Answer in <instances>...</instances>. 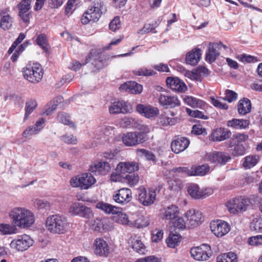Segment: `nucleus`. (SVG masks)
<instances>
[{
    "instance_id": "obj_39",
    "label": "nucleus",
    "mask_w": 262,
    "mask_h": 262,
    "mask_svg": "<svg viewBox=\"0 0 262 262\" xmlns=\"http://www.w3.org/2000/svg\"><path fill=\"white\" fill-rule=\"evenodd\" d=\"M3 14H5V12L0 10V27L3 29L6 30L9 29L12 26V18L8 14L2 16Z\"/></svg>"
},
{
    "instance_id": "obj_46",
    "label": "nucleus",
    "mask_w": 262,
    "mask_h": 262,
    "mask_svg": "<svg viewBox=\"0 0 262 262\" xmlns=\"http://www.w3.org/2000/svg\"><path fill=\"white\" fill-rule=\"evenodd\" d=\"M105 221L99 218L94 220L93 227L94 230L97 232H102L107 229V225L104 223Z\"/></svg>"
},
{
    "instance_id": "obj_60",
    "label": "nucleus",
    "mask_w": 262,
    "mask_h": 262,
    "mask_svg": "<svg viewBox=\"0 0 262 262\" xmlns=\"http://www.w3.org/2000/svg\"><path fill=\"white\" fill-rule=\"evenodd\" d=\"M38 133V129H36L33 126H30L23 132L22 136L25 138H28L33 135L37 134Z\"/></svg>"
},
{
    "instance_id": "obj_38",
    "label": "nucleus",
    "mask_w": 262,
    "mask_h": 262,
    "mask_svg": "<svg viewBox=\"0 0 262 262\" xmlns=\"http://www.w3.org/2000/svg\"><path fill=\"white\" fill-rule=\"evenodd\" d=\"M37 103L35 99L30 98L26 102L25 113L24 118V121H25L37 107Z\"/></svg>"
},
{
    "instance_id": "obj_31",
    "label": "nucleus",
    "mask_w": 262,
    "mask_h": 262,
    "mask_svg": "<svg viewBox=\"0 0 262 262\" xmlns=\"http://www.w3.org/2000/svg\"><path fill=\"white\" fill-rule=\"evenodd\" d=\"M95 207L106 214L113 215H115V213H116L117 209H120L119 207L102 201L98 202L95 205Z\"/></svg>"
},
{
    "instance_id": "obj_58",
    "label": "nucleus",
    "mask_w": 262,
    "mask_h": 262,
    "mask_svg": "<svg viewBox=\"0 0 262 262\" xmlns=\"http://www.w3.org/2000/svg\"><path fill=\"white\" fill-rule=\"evenodd\" d=\"M240 61H241L243 62L255 63L257 62L258 61V59L255 56L244 54L241 55Z\"/></svg>"
},
{
    "instance_id": "obj_3",
    "label": "nucleus",
    "mask_w": 262,
    "mask_h": 262,
    "mask_svg": "<svg viewBox=\"0 0 262 262\" xmlns=\"http://www.w3.org/2000/svg\"><path fill=\"white\" fill-rule=\"evenodd\" d=\"M67 220L63 216L53 215L46 220L47 229L53 233L63 234L66 231Z\"/></svg>"
},
{
    "instance_id": "obj_4",
    "label": "nucleus",
    "mask_w": 262,
    "mask_h": 262,
    "mask_svg": "<svg viewBox=\"0 0 262 262\" xmlns=\"http://www.w3.org/2000/svg\"><path fill=\"white\" fill-rule=\"evenodd\" d=\"M148 139L147 133L144 131L128 132L122 137L123 143L127 146H133L142 144Z\"/></svg>"
},
{
    "instance_id": "obj_23",
    "label": "nucleus",
    "mask_w": 262,
    "mask_h": 262,
    "mask_svg": "<svg viewBox=\"0 0 262 262\" xmlns=\"http://www.w3.org/2000/svg\"><path fill=\"white\" fill-rule=\"evenodd\" d=\"M102 12H99L92 8H89L83 14L81 19L82 24L85 25L90 21L97 22L102 15Z\"/></svg>"
},
{
    "instance_id": "obj_59",
    "label": "nucleus",
    "mask_w": 262,
    "mask_h": 262,
    "mask_svg": "<svg viewBox=\"0 0 262 262\" xmlns=\"http://www.w3.org/2000/svg\"><path fill=\"white\" fill-rule=\"evenodd\" d=\"M163 232L162 230L156 229L152 233L151 239L152 242L158 243L163 238Z\"/></svg>"
},
{
    "instance_id": "obj_7",
    "label": "nucleus",
    "mask_w": 262,
    "mask_h": 262,
    "mask_svg": "<svg viewBox=\"0 0 262 262\" xmlns=\"http://www.w3.org/2000/svg\"><path fill=\"white\" fill-rule=\"evenodd\" d=\"M250 203V200L246 196H238L227 202V206L229 211L232 213L246 210L247 207Z\"/></svg>"
},
{
    "instance_id": "obj_19",
    "label": "nucleus",
    "mask_w": 262,
    "mask_h": 262,
    "mask_svg": "<svg viewBox=\"0 0 262 262\" xmlns=\"http://www.w3.org/2000/svg\"><path fill=\"white\" fill-rule=\"evenodd\" d=\"M159 102L165 108H172L180 106L181 103L177 97L161 94Z\"/></svg>"
},
{
    "instance_id": "obj_43",
    "label": "nucleus",
    "mask_w": 262,
    "mask_h": 262,
    "mask_svg": "<svg viewBox=\"0 0 262 262\" xmlns=\"http://www.w3.org/2000/svg\"><path fill=\"white\" fill-rule=\"evenodd\" d=\"M250 228L251 231L262 233V217H255L250 223Z\"/></svg>"
},
{
    "instance_id": "obj_35",
    "label": "nucleus",
    "mask_w": 262,
    "mask_h": 262,
    "mask_svg": "<svg viewBox=\"0 0 262 262\" xmlns=\"http://www.w3.org/2000/svg\"><path fill=\"white\" fill-rule=\"evenodd\" d=\"M259 160V157L256 155L246 156L244 158L243 166L246 169H250L255 166Z\"/></svg>"
},
{
    "instance_id": "obj_27",
    "label": "nucleus",
    "mask_w": 262,
    "mask_h": 262,
    "mask_svg": "<svg viewBox=\"0 0 262 262\" xmlns=\"http://www.w3.org/2000/svg\"><path fill=\"white\" fill-rule=\"evenodd\" d=\"M187 192L191 198L195 199H202L206 195H208L206 189H201L198 185L194 183L189 184L187 187Z\"/></svg>"
},
{
    "instance_id": "obj_51",
    "label": "nucleus",
    "mask_w": 262,
    "mask_h": 262,
    "mask_svg": "<svg viewBox=\"0 0 262 262\" xmlns=\"http://www.w3.org/2000/svg\"><path fill=\"white\" fill-rule=\"evenodd\" d=\"M133 73L137 76H149L155 75L156 73L152 70H148L146 68H141L138 70H134Z\"/></svg>"
},
{
    "instance_id": "obj_1",
    "label": "nucleus",
    "mask_w": 262,
    "mask_h": 262,
    "mask_svg": "<svg viewBox=\"0 0 262 262\" xmlns=\"http://www.w3.org/2000/svg\"><path fill=\"white\" fill-rule=\"evenodd\" d=\"M12 223L15 226L26 228L31 226L34 222L32 212L24 208H15L9 213Z\"/></svg>"
},
{
    "instance_id": "obj_48",
    "label": "nucleus",
    "mask_w": 262,
    "mask_h": 262,
    "mask_svg": "<svg viewBox=\"0 0 262 262\" xmlns=\"http://www.w3.org/2000/svg\"><path fill=\"white\" fill-rule=\"evenodd\" d=\"M159 123L163 126L173 125L175 124L176 120L174 118H171L165 115H161L159 119Z\"/></svg>"
},
{
    "instance_id": "obj_44",
    "label": "nucleus",
    "mask_w": 262,
    "mask_h": 262,
    "mask_svg": "<svg viewBox=\"0 0 262 262\" xmlns=\"http://www.w3.org/2000/svg\"><path fill=\"white\" fill-rule=\"evenodd\" d=\"M119 209H117L116 211V213H115V215L114 216V220L119 223L126 225L128 224L129 222L128 216L125 213H123L119 210Z\"/></svg>"
},
{
    "instance_id": "obj_36",
    "label": "nucleus",
    "mask_w": 262,
    "mask_h": 262,
    "mask_svg": "<svg viewBox=\"0 0 262 262\" xmlns=\"http://www.w3.org/2000/svg\"><path fill=\"white\" fill-rule=\"evenodd\" d=\"M237 256L232 252L222 253L216 257V262H237Z\"/></svg>"
},
{
    "instance_id": "obj_47",
    "label": "nucleus",
    "mask_w": 262,
    "mask_h": 262,
    "mask_svg": "<svg viewBox=\"0 0 262 262\" xmlns=\"http://www.w3.org/2000/svg\"><path fill=\"white\" fill-rule=\"evenodd\" d=\"M57 119L59 122L65 124L73 126L74 123L70 120V116L66 113H60L57 116Z\"/></svg>"
},
{
    "instance_id": "obj_2",
    "label": "nucleus",
    "mask_w": 262,
    "mask_h": 262,
    "mask_svg": "<svg viewBox=\"0 0 262 262\" xmlns=\"http://www.w3.org/2000/svg\"><path fill=\"white\" fill-rule=\"evenodd\" d=\"M43 75V69L39 63H34L32 65L28 64L24 68V78L31 83H38L42 79Z\"/></svg>"
},
{
    "instance_id": "obj_45",
    "label": "nucleus",
    "mask_w": 262,
    "mask_h": 262,
    "mask_svg": "<svg viewBox=\"0 0 262 262\" xmlns=\"http://www.w3.org/2000/svg\"><path fill=\"white\" fill-rule=\"evenodd\" d=\"M186 112L187 114L192 117L199 118L203 120H207L209 117L206 115L204 113L199 110H192L189 108H186Z\"/></svg>"
},
{
    "instance_id": "obj_61",
    "label": "nucleus",
    "mask_w": 262,
    "mask_h": 262,
    "mask_svg": "<svg viewBox=\"0 0 262 262\" xmlns=\"http://www.w3.org/2000/svg\"><path fill=\"white\" fill-rule=\"evenodd\" d=\"M248 244L251 246L262 245V235H256L249 238Z\"/></svg>"
},
{
    "instance_id": "obj_14",
    "label": "nucleus",
    "mask_w": 262,
    "mask_h": 262,
    "mask_svg": "<svg viewBox=\"0 0 262 262\" xmlns=\"http://www.w3.org/2000/svg\"><path fill=\"white\" fill-rule=\"evenodd\" d=\"M113 199L117 203L121 205L126 204L132 199V191L129 188H122L115 191Z\"/></svg>"
},
{
    "instance_id": "obj_57",
    "label": "nucleus",
    "mask_w": 262,
    "mask_h": 262,
    "mask_svg": "<svg viewBox=\"0 0 262 262\" xmlns=\"http://www.w3.org/2000/svg\"><path fill=\"white\" fill-rule=\"evenodd\" d=\"M226 96L223 98L224 100L227 101L229 103H231L232 101L236 100L237 98V94L230 90H227L226 91Z\"/></svg>"
},
{
    "instance_id": "obj_12",
    "label": "nucleus",
    "mask_w": 262,
    "mask_h": 262,
    "mask_svg": "<svg viewBox=\"0 0 262 262\" xmlns=\"http://www.w3.org/2000/svg\"><path fill=\"white\" fill-rule=\"evenodd\" d=\"M111 167L109 162L101 160L92 163L89 171L95 176H104L110 171Z\"/></svg>"
},
{
    "instance_id": "obj_62",
    "label": "nucleus",
    "mask_w": 262,
    "mask_h": 262,
    "mask_svg": "<svg viewBox=\"0 0 262 262\" xmlns=\"http://www.w3.org/2000/svg\"><path fill=\"white\" fill-rule=\"evenodd\" d=\"M145 246L140 240H136L132 245V248L139 253H143Z\"/></svg>"
},
{
    "instance_id": "obj_25",
    "label": "nucleus",
    "mask_w": 262,
    "mask_h": 262,
    "mask_svg": "<svg viewBox=\"0 0 262 262\" xmlns=\"http://www.w3.org/2000/svg\"><path fill=\"white\" fill-rule=\"evenodd\" d=\"M94 245L95 253L97 255L102 256H107L109 253L110 249L108 244L102 238H96Z\"/></svg>"
},
{
    "instance_id": "obj_54",
    "label": "nucleus",
    "mask_w": 262,
    "mask_h": 262,
    "mask_svg": "<svg viewBox=\"0 0 262 262\" xmlns=\"http://www.w3.org/2000/svg\"><path fill=\"white\" fill-rule=\"evenodd\" d=\"M191 133L195 135L205 136L207 135V130L200 124H196L192 126Z\"/></svg>"
},
{
    "instance_id": "obj_29",
    "label": "nucleus",
    "mask_w": 262,
    "mask_h": 262,
    "mask_svg": "<svg viewBox=\"0 0 262 262\" xmlns=\"http://www.w3.org/2000/svg\"><path fill=\"white\" fill-rule=\"evenodd\" d=\"M179 213V210L178 207L174 205H172L163 209L162 218L170 220L171 223L178 217Z\"/></svg>"
},
{
    "instance_id": "obj_6",
    "label": "nucleus",
    "mask_w": 262,
    "mask_h": 262,
    "mask_svg": "<svg viewBox=\"0 0 262 262\" xmlns=\"http://www.w3.org/2000/svg\"><path fill=\"white\" fill-rule=\"evenodd\" d=\"M136 198L139 202L145 206H148L154 204L156 200V191L155 189L149 188L147 192L143 187L137 189Z\"/></svg>"
},
{
    "instance_id": "obj_40",
    "label": "nucleus",
    "mask_w": 262,
    "mask_h": 262,
    "mask_svg": "<svg viewBox=\"0 0 262 262\" xmlns=\"http://www.w3.org/2000/svg\"><path fill=\"white\" fill-rule=\"evenodd\" d=\"M181 237L179 234H173L170 232L166 240L167 246L170 248H174L180 243Z\"/></svg>"
},
{
    "instance_id": "obj_21",
    "label": "nucleus",
    "mask_w": 262,
    "mask_h": 262,
    "mask_svg": "<svg viewBox=\"0 0 262 262\" xmlns=\"http://www.w3.org/2000/svg\"><path fill=\"white\" fill-rule=\"evenodd\" d=\"M119 90L121 92H126L131 94H140L143 90V86L141 84L135 81H127L120 86Z\"/></svg>"
},
{
    "instance_id": "obj_42",
    "label": "nucleus",
    "mask_w": 262,
    "mask_h": 262,
    "mask_svg": "<svg viewBox=\"0 0 262 262\" xmlns=\"http://www.w3.org/2000/svg\"><path fill=\"white\" fill-rule=\"evenodd\" d=\"M139 176L134 172L124 174V182H126L129 186L135 185L139 181Z\"/></svg>"
},
{
    "instance_id": "obj_16",
    "label": "nucleus",
    "mask_w": 262,
    "mask_h": 262,
    "mask_svg": "<svg viewBox=\"0 0 262 262\" xmlns=\"http://www.w3.org/2000/svg\"><path fill=\"white\" fill-rule=\"evenodd\" d=\"M232 133L230 130L224 127L213 129L209 136V140L213 142H221L230 139Z\"/></svg>"
},
{
    "instance_id": "obj_18",
    "label": "nucleus",
    "mask_w": 262,
    "mask_h": 262,
    "mask_svg": "<svg viewBox=\"0 0 262 262\" xmlns=\"http://www.w3.org/2000/svg\"><path fill=\"white\" fill-rule=\"evenodd\" d=\"M136 111L141 115L147 118H154L159 114V111L157 107L148 104H138L136 105Z\"/></svg>"
},
{
    "instance_id": "obj_52",
    "label": "nucleus",
    "mask_w": 262,
    "mask_h": 262,
    "mask_svg": "<svg viewBox=\"0 0 262 262\" xmlns=\"http://www.w3.org/2000/svg\"><path fill=\"white\" fill-rule=\"evenodd\" d=\"M15 228L9 224H0V232L3 235L15 233Z\"/></svg>"
},
{
    "instance_id": "obj_64",
    "label": "nucleus",
    "mask_w": 262,
    "mask_h": 262,
    "mask_svg": "<svg viewBox=\"0 0 262 262\" xmlns=\"http://www.w3.org/2000/svg\"><path fill=\"white\" fill-rule=\"evenodd\" d=\"M234 146L233 154L234 156H242L245 154L246 149L242 144H235Z\"/></svg>"
},
{
    "instance_id": "obj_53",
    "label": "nucleus",
    "mask_w": 262,
    "mask_h": 262,
    "mask_svg": "<svg viewBox=\"0 0 262 262\" xmlns=\"http://www.w3.org/2000/svg\"><path fill=\"white\" fill-rule=\"evenodd\" d=\"M30 0H22V1L17 5L19 13H27L31 8Z\"/></svg>"
},
{
    "instance_id": "obj_22",
    "label": "nucleus",
    "mask_w": 262,
    "mask_h": 262,
    "mask_svg": "<svg viewBox=\"0 0 262 262\" xmlns=\"http://www.w3.org/2000/svg\"><path fill=\"white\" fill-rule=\"evenodd\" d=\"M219 50V43L210 42L205 54V60L209 63L214 62L220 56V53L217 50Z\"/></svg>"
},
{
    "instance_id": "obj_15",
    "label": "nucleus",
    "mask_w": 262,
    "mask_h": 262,
    "mask_svg": "<svg viewBox=\"0 0 262 262\" xmlns=\"http://www.w3.org/2000/svg\"><path fill=\"white\" fill-rule=\"evenodd\" d=\"M189 144L190 141L188 138L180 136H175L171 143V149L175 154H179L185 150Z\"/></svg>"
},
{
    "instance_id": "obj_49",
    "label": "nucleus",
    "mask_w": 262,
    "mask_h": 262,
    "mask_svg": "<svg viewBox=\"0 0 262 262\" xmlns=\"http://www.w3.org/2000/svg\"><path fill=\"white\" fill-rule=\"evenodd\" d=\"M171 223L174 227L175 229L183 230L186 228V223L184 219L181 217H177Z\"/></svg>"
},
{
    "instance_id": "obj_63",
    "label": "nucleus",
    "mask_w": 262,
    "mask_h": 262,
    "mask_svg": "<svg viewBox=\"0 0 262 262\" xmlns=\"http://www.w3.org/2000/svg\"><path fill=\"white\" fill-rule=\"evenodd\" d=\"M110 180L113 182H123L124 174L118 171L116 172H113L111 175Z\"/></svg>"
},
{
    "instance_id": "obj_24",
    "label": "nucleus",
    "mask_w": 262,
    "mask_h": 262,
    "mask_svg": "<svg viewBox=\"0 0 262 262\" xmlns=\"http://www.w3.org/2000/svg\"><path fill=\"white\" fill-rule=\"evenodd\" d=\"M116 170L126 174L138 171L139 165L135 162H120L118 164Z\"/></svg>"
},
{
    "instance_id": "obj_33",
    "label": "nucleus",
    "mask_w": 262,
    "mask_h": 262,
    "mask_svg": "<svg viewBox=\"0 0 262 262\" xmlns=\"http://www.w3.org/2000/svg\"><path fill=\"white\" fill-rule=\"evenodd\" d=\"M251 110V103L247 98L241 99L238 103V113L242 115H245L250 112Z\"/></svg>"
},
{
    "instance_id": "obj_17",
    "label": "nucleus",
    "mask_w": 262,
    "mask_h": 262,
    "mask_svg": "<svg viewBox=\"0 0 262 262\" xmlns=\"http://www.w3.org/2000/svg\"><path fill=\"white\" fill-rule=\"evenodd\" d=\"M167 86L172 91L177 92H185L187 87L184 82L177 77H168L166 79Z\"/></svg>"
},
{
    "instance_id": "obj_50",
    "label": "nucleus",
    "mask_w": 262,
    "mask_h": 262,
    "mask_svg": "<svg viewBox=\"0 0 262 262\" xmlns=\"http://www.w3.org/2000/svg\"><path fill=\"white\" fill-rule=\"evenodd\" d=\"M92 59V63L96 70H99L104 67L105 61L99 54Z\"/></svg>"
},
{
    "instance_id": "obj_8",
    "label": "nucleus",
    "mask_w": 262,
    "mask_h": 262,
    "mask_svg": "<svg viewBox=\"0 0 262 262\" xmlns=\"http://www.w3.org/2000/svg\"><path fill=\"white\" fill-rule=\"evenodd\" d=\"M69 213L72 216H78L86 219H90L94 216L92 209L81 203L75 202L70 207Z\"/></svg>"
},
{
    "instance_id": "obj_28",
    "label": "nucleus",
    "mask_w": 262,
    "mask_h": 262,
    "mask_svg": "<svg viewBox=\"0 0 262 262\" xmlns=\"http://www.w3.org/2000/svg\"><path fill=\"white\" fill-rule=\"evenodd\" d=\"M201 50L195 48L187 53L185 58L186 63L192 66L198 64L201 58Z\"/></svg>"
},
{
    "instance_id": "obj_32",
    "label": "nucleus",
    "mask_w": 262,
    "mask_h": 262,
    "mask_svg": "<svg viewBox=\"0 0 262 262\" xmlns=\"http://www.w3.org/2000/svg\"><path fill=\"white\" fill-rule=\"evenodd\" d=\"M248 139V136L244 133L234 134L230 140L226 142L227 147L231 148L233 147L235 144H241L242 142L246 141Z\"/></svg>"
},
{
    "instance_id": "obj_9",
    "label": "nucleus",
    "mask_w": 262,
    "mask_h": 262,
    "mask_svg": "<svg viewBox=\"0 0 262 262\" xmlns=\"http://www.w3.org/2000/svg\"><path fill=\"white\" fill-rule=\"evenodd\" d=\"M190 253L194 259L203 261L209 259L212 255V251L209 245L203 244L199 247L192 248Z\"/></svg>"
},
{
    "instance_id": "obj_55",
    "label": "nucleus",
    "mask_w": 262,
    "mask_h": 262,
    "mask_svg": "<svg viewBox=\"0 0 262 262\" xmlns=\"http://www.w3.org/2000/svg\"><path fill=\"white\" fill-rule=\"evenodd\" d=\"M137 152L144 156L147 160L156 162V156L152 152L145 149H138Z\"/></svg>"
},
{
    "instance_id": "obj_34",
    "label": "nucleus",
    "mask_w": 262,
    "mask_h": 262,
    "mask_svg": "<svg viewBox=\"0 0 262 262\" xmlns=\"http://www.w3.org/2000/svg\"><path fill=\"white\" fill-rule=\"evenodd\" d=\"M249 123L248 120L232 119L227 121V125L234 129H245L248 126Z\"/></svg>"
},
{
    "instance_id": "obj_5",
    "label": "nucleus",
    "mask_w": 262,
    "mask_h": 262,
    "mask_svg": "<svg viewBox=\"0 0 262 262\" xmlns=\"http://www.w3.org/2000/svg\"><path fill=\"white\" fill-rule=\"evenodd\" d=\"M91 172L83 173L71 179L70 183L73 187H80L81 189H88L95 182L96 179Z\"/></svg>"
},
{
    "instance_id": "obj_56",
    "label": "nucleus",
    "mask_w": 262,
    "mask_h": 262,
    "mask_svg": "<svg viewBox=\"0 0 262 262\" xmlns=\"http://www.w3.org/2000/svg\"><path fill=\"white\" fill-rule=\"evenodd\" d=\"M121 27L119 16H115L109 24V29L114 32L116 31Z\"/></svg>"
},
{
    "instance_id": "obj_11",
    "label": "nucleus",
    "mask_w": 262,
    "mask_h": 262,
    "mask_svg": "<svg viewBox=\"0 0 262 262\" xmlns=\"http://www.w3.org/2000/svg\"><path fill=\"white\" fill-rule=\"evenodd\" d=\"M210 228L212 232L219 237L224 236L230 230V225L226 222L220 220L211 222Z\"/></svg>"
},
{
    "instance_id": "obj_10",
    "label": "nucleus",
    "mask_w": 262,
    "mask_h": 262,
    "mask_svg": "<svg viewBox=\"0 0 262 262\" xmlns=\"http://www.w3.org/2000/svg\"><path fill=\"white\" fill-rule=\"evenodd\" d=\"M33 244V241L30 236L23 234L14 239L10 243V246L18 251H24L28 249Z\"/></svg>"
},
{
    "instance_id": "obj_26",
    "label": "nucleus",
    "mask_w": 262,
    "mask_h": 262,
    "mask_svg": "<svg viewBox=\"0 0 262 262\" xmlns=\"http://www.w3.org/2000/svg\"><path fill=\"white\" fill-rule=\"evenodd\" d=\"M187 222L192 227L199 225L203 221L202 213L199 211L189 210L185 213Z\"/></svg>"
},
{
    "instance_id": "obj_13",
    "label": "nucleus",
    "mask_w": 262,
    "mask_h": 262,
    "mask_svg": "<svg viewBox=\"0 0 262 262\" xmlns=\"http://www.w3.org/2000/svg\"><path fill=\"white\" fill-rule=\"evenodd\" d=\"M207 161L215 165H220V166L224 165L226 163L231 159V157L227 154L222 152L214 151L210 152L206 156Z\"/></svg>"
},
{
    "instance_id": "obj_41",
    "label": "nucleus",
    "mask_w": 262,
    "mask_h": 262,
    "mask_svg": "<svg viewBox=\"0 0 262 262\" xmlns=\"http://www.w3.org/2000/svg\"><path fill=\"white\" fill-rule=\"evenodd\" d=\"M36 42V44L42 49L45 52H49V45L47 36L46 34H40L38 35L37 36Z\"/></svg>"
},
{
    "instance_id": "obj_20",
    "label": "nucleus",
    "mask_w": 262,
    "mask_h": 262,
    "mask_svg": "<svg viewBox=\"0 0 262 262\" xmlns=\"http://www.w3.org/2000/svg\"><path fill=\"white\" fill-rule=\"evenodd\" d=\"M130 110V105L124 100L115 101L109 107V112L112 114L127 113Z\"/></svg>"
},
{
    "instance_id": "obj_30",
    "label": "nucleus",
    "mask_w": 262,
    "mask_h": 262,
    "mask_svg": "<svg viewBox=\"0 0 262 262\" xmlns=\"http://www.w3.org/2000/svg\"><path fill=\"white\" fill-rule=\"evenodd\" d=\"M185 104L192 108H199L201 110H205L207 107L206 103L202 100L197 99L193 96H185L183 98Z\"/></svg>"
},
{
    "instance_id": "obj_37",
    "label": "nucleus",
    "mask_w": 262,
    "mask_h": 262,
    "mask_svg": "<svg viewBox=\"0 0 262 262\" xmlns=\"http://www.w3.org/2000/svg\"><path fill=\"white\" fill-rule=\"evenodd\" d=\"M210 169V167L207 164H203L198 166L194 168H192L190 172L188 173L189 176H204Z\"/></svg>"
}]
</instances>
